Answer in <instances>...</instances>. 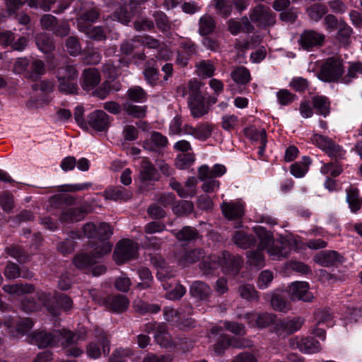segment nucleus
<instances>
[{"instance_id": "9b49d317", "label": "nucleus", "mask_w": 362, "mask_h": 362, "mask_svg": "<svg viewBox=\"0 0 362 362\" xmlns=\"http://www.w3.org/2000/svg\"><path fill=\"white\" fill-rule=\"evenodd\" d=\"M27 340L28 342L37 345L39 348L53 346L57 344L55 330L53 332L37 330L28 335Z\"/></svg>"}, {"instance_id": "5701e85b", "label": "nucleus", "mask_w": 362, "mask_h": 362, "mask_svg": "<svg viewBox=\"0 0 362 362\" xmlns=\"http://www.w3.org/2000/svg\"><path fill=\"white\" fill-rule=\"evenodd\" d=\"M205 256V252L201 248H194L185 250L179 257V264L187 267L194 264Z\"/></svg>"}, {"instance_id": "de8ad7c7", "label": "nucleus", "mask_w": 362, "mask_h": 362, "mask_svg": "<svg viewBox=\"0 0 362 362\" xmlns=\"http://www.w3.org/2000/svg\"><path fill=\"white\" fill-rule=\"evenodd\" d=\"M329 157L335 160L345 158L346 151L333 140L324 151Z\"/></svg>"}, {"instance_id": "5fc2aeb1", "label": "nucleus", "mask_w": 362, "mask_h": 362, "mask_svg": "<svg viewBox=\"0 0 362 362\" xmlns=\"http://www.w3.org/2000/svg\"><path fill=\"white\" fill-rule=\"evenodd\" d=\"M128 98L136 103H143L146 100L147 95L140 86H134L127 90Z\"/></svg>"}, {"instance_id": "a211bd4d", "label": "nucleus", "mask_w": 362, "mask_h": 362, "mask_svg": "<svg viewBox=\"0 0 362 362\" xmlns=\"http://www.w3.org/2000/svg\"><path fill=\"white\" fill-rule=\"evenodd\" d=\"M314 261L322 267H331L343 261V257L334 250L322 251L314 257Z\"/></svg>"}, {"instance_id": "7c9ffc66", "label": "nucleus", "mask_w": 362, "mask_h": 362, "mask_svg": "<svg viewBox=\"0 0 362 362\" xmlns=\"http://www.w3.org/2000/svg\"><path fill=\"white\" fill-rule=\"evenodd\" d=\"M313 107L320 115L327 117L329 114L330 103L324 95H315L312 98Z\"/></svg>"}, {"instance_id": "0eeeda50", "label": "nucleus", "mask_w": 362, "mask_h": 362, "mask_svg": "<svg viewBox=\"0 0 362 362\" xmlns=\"http://www.w3.org/2000/svg\"><path fill=\"white\" fill-rule=\"evenodd\" d=\"M55 336L57 337V343L61 342L66 355L77 357L82 354L81 349L76 346H72L77 343L79 339L76 334L69 330L59 329L55 330Z\"/></svg>"}, {"instance_id": "49530a36", "label": "nucleus", "mask_w": 362, "mask_h": 362, "mask_svg": "<svg viewBox=\"0 0 362 362\" xmlns=\"http://www.w3.org/2000/svg\"><path fill=\"white\" fill-rule=\"evenodd\" d=\"M310 163V158L304 156L302 163H295L291 165V173L296 177H302L308 172Z\"/></svg>"}, {"instance_id": "338daca9", "label": "nucleus", "mask_w": 362, "mask_h": 362, "mask_svg": "<svg viewBox=\"0 0 362 362\" xmlns=\"http://www.w3.org/2000/svg\"><path fill=\"white\" fill-rule=\"evenodd\" d=\"M332 141V139L331 138L319 134H314L311 137L312 143L323 152L330 144Z\"/></svg>"}, {"instance_id": "ea45409f", "label": "nucleus", "mask_w": 362, "mask_h": 362, "mask_svg": "<svg viewBox=\"0 0 362 362\" xmlns=\"http://www.w3.org/2000/svg\"><path fill=\"white\" fill-rule=\"evenodd\" d=\"M245 135L251 139L259 141L262 151L265 148L267 144V133L264 129L258 130L253 127L245 129Z\"/></svg>"}, {"instance_id": "e2e57ef3", "label": "nucleus", "mask_w": 362, "mask_h": 362, "mask_svg": "<svg viewBox=\"0 0 362 362\" xmlns=\"http://www.w3.org/2000/svg\"><path fill=\"white\" fill-rule=\"evenodd\" d=\"M33 325L34 322L30 318H25L21 320L16 323L17 334L16 336L18 337V335H27L33 328Z\"/></svg>"}, {"instance_id": "39448f33", "label": "nucleus", "mask_w": 362, "mask_h": 362, "mask_svg": "<svg viewBox=\"0 0 362 362\" xmlns=\"http://www.w3.org/2000/svg\"><path fill=\"white\" fill-rule=\"evenodd\" d=\"M138 249V244L133 240H122L118 243L115 249L114 259L117 264H122L128 260L136 258Z\"/></svg>"}, {"instance_id": "a878e982", "label": "nucleus", "mask_w": 362, "mask_h": 362, "mask_svg": "<svg viewBox=\"0 0 362 362\" xmlns=\"http://www.w3.org/2000/svg\"><path fill=\"white\" fill-rule=\"evenodd\" d=\"M104 196L106 199L127 201L132 197V194L123 187L117 186L107 188L104 192Z\"/></svg>"}, {"instance_id": "423d86ee", "label": "nucleus", "mask_w": 362, "mask_h": 362, "mask_svg": "<svg viewBox=\"0 0 362 362\" xmlns=\"http://www.w3.org/2000/svg\"><path fill=\"white\" fill-rule=\"evenodd\" d=\"M325 42V35L323 33L311 29L303 30L298 40L299 47L307 52L321 47Z\"/></svg>"}, {"instance_id": "4468645a", "label": "nucleus", "mask_w": 362, "mask_h": 362, "mask_svg": "<svg viewBox=\"0 0 362 362\" xmlns=\"http://www.w3.org/2000/svg\"><path fill=\"white\" fill-rule=\"evenodd\" d=\"M110 122V117L103 110H95L88 117L89 126L98 132L107 131Z\"/></svg>"}, {"instance_id": "f3484780", "label": "nucleus", "mask_w": 362, "mask_h": 362, "mask_svg": "<svg viewBox=\"0 0 362 362\" xmlns=\"http://www.w3.org/2000/svg\"><path fill=\"white\" fill-rule=\"evenodd\" d=\"M102 346L103 352L105 355H107L110 352V342L107 337H102L97 341L90 342L86 348L87 355L91 358H98L101 356Z\"/></svg>"}, {"instance_id": "aec40b11", "label": "nucleus", "mask_w": 362, "mask_h": 362, "mask_svg": "<svg viewBox=\"0 0 362 362\" xmlns=\"http://www.w3.org/2000/svg\"><path fill=\"white\" fill-rule=\"evenodd\" d=\"M212 291L210 286L202 281H194L189 287V294L199 300H206L211 296Z\"/></svg>"}, {"instance_id": "c9c22d12", "label": "nucleus", "mask_w": 362, "mask_h": 362, "mask_svg": "<svg viewBox=\"0 0 362 362\" xmlns=\"http://www.w3.org/2000/svg\"><path fill=\"white\" fill-rule=\"evenodd\" d=\"M78 77V72L76 67L69 64H66L60 66L57 71V80L70 79L77 80Z\"/></svg>"}, {"instance_id": "58836bf2", "label": "nucleus", "mask_w": 362, "mask_h": 362, "mask_svg": "<svg viewBox=\"0 0 362 362\" xmlns=\"http://www.w3.org/2000/svg\"><path fill=\"white\" fill-rule=\"evenodd\" d=\"M304 319L301 317L282 321L279 323V327L290 334L299 330L304 324Z\"/></svg>"}, {"instance_id": "052dcab7", "label": "nucleus", "mask_w": 362, "mask_h": 362, "mask_svg": "<svg viewBox=\"0 0 362 362\" xmlns=\"http://www.w3.org/2000/svg\"><path fill=\"white\" fill-rule=\"evenodd\" d=\"M124 110L129 115L136 118L144 117L146 113V106H139L129 103L124 104Z\"/></svg>"}, {"instance_id": "0e129e2a", "label": "nucleus", "mask_w": 362, "mask_h": 362, "mask_svg": "<svg viewBox=\"0 0 362 362\" xmlns=\"http://www.w3.org/2000/svg\"><path fill=\"white\" fill-rule=\"evenodd\" d=\"M157 27L162 31H168L170 29V23L163 12L158 11L153 14Z\"/></svg>"}, {"instance_id": "79ce46f5", "label": "nucleus", "mask_w": 362, "mask_h": 362, "mask_svg": "<svg viewBox=\"0 0 362 362\" xmlns=\"http://www.w3.org/2000/svg\"><path fill=\"white\" fill-rule=\"evenodd\" d=\"M353 34V29L345 22L340 21L337 31V39L344 46L350 44V38Z\"/></svg>"}, {"instance_id": "8fccbe9b", "label": "nucleus", "mask_w": 362, "mask_h": 362, "mask_svg": "<svg viewBox=\"0 0 362 362\" xmlns=\"http://www.w3.org/2000/svg\"><path fill=\"white\" fill-rule=\"evenodd\" d=\"M59 85H58V90L66 95L69 94H74L77 93L78 90V85H77V80H70V79H64L62 80H57Z\"/></svg>"}, {"instance_id": "bf43d9fd", "label": "nucleus", "mask_w": 362, "mask_h": 362, "mask_svg": "<svg viewBox=\"0 0 362 362\" xmlns=\"http://www.w3.org/2000/svg\"><path fill=\"white\" fill-rule=\"evenodd\" d=\"M320 172L324 175H330L332 177L339 175L342 172V167L337 162L324 163L320 168Z\"/></svg>"}, {"instance_id": "cd10ccee", "label": "nucleus", "mask_w": 362, "mask_h": 362, "mask_svg": "<svg viewBox=\"0 0 362 362\" xmlns=\"http://www.w3.org/2000/svg\"><path fill=\"white\" fill-rule=\"evenodd\" d=\"M198 33L202 36H206L214 33L216 28L214 18L209 14L202 16L198 23Z\"/></svg>"}, {"instance_id": "f03ea898", "label": "nucleus", "mask_w": 362, "mask_h": 362, "mask_svg": "<svg viewBox=\"0 0 362 362\" xmlns=\"http://www.w3.org/2000/svg\"><path fill=\"white\" fill-rule=\"evenodd\" d=\"M253 229L259 240V247L267 249L272 259L281 260L288 257L290 248L286 246L284 239L274 240L272 233L259 226Z\"/></svg>"}, {"instance_id": "864d4df0", "label": "nucleus", "mask_w": 362, "mask_h": 362, "mask_svg": "<svg viewBox=\"0 0 362 362\" xmlns=\"http://www.w3.org/2000/svg\"><path fill=\"white\" fill-rule=\"evenodd\" d=\"M327 12L326 6L320 4H315L307 9L308 16L315 22L320 21Z\"/></svg>"}, {"instance_id": "3c124183", "label": "nucleus", "mask_w": 362, "mask_h": 362, "mask_svg": "<svg viewBox=\"0 0 362 362\" xmlns=\"http://www.w3.org/2000/svg\"><path fill=\"white\" fill-rule=\"evenodd\" d=\"M198 74L203 77H211L215 71L214 64L209 60H202L196 64Z\"/></svg>"}, {"instance_id": "a18cd8bd", "label": "nucleus", "mask_w": 362, "mask_h": 362, "mask_svg": "<svg viewBox=\"0 0 362 362\" xmlns=\"http://www.w3.org/2000/svg\"><path fill=\"white\" fill-rule=\"evenodd\" d=\"M3 289L5 292L9 294L21 295L32 293L34 291V286L29 284H16L13 285H5L3 287Z\"/></svg>"}, {"instance_id": "4d7b16f0", "label": "nucleus", "mask_w": 362, "mask_h": 362, "mask_svg": "<svg viewBox=\"0 0 362 362\" xmlns=\"http://www.w3.org/2000/svg\"><path fill=\"white\" fill-rule=\"evenodd\" d=\"M271 305L275 310L279 312L286 313L291 309L289 302L279 295L273 296L271 300Z\"/></svg>"}, {"instance_id": "bb28decb", "label": "nucleus", "mask_w": 362, "mask_h": 362, "mask_svg": "<svg viewBox=\"0 0 362 362\" xmlns=\"http://www.w3.org/2000/svg\"><path fill=\"white\" fill-rule=\"evenodd\" d=\"M157 170L153 165L147 159L143 158L141 163L139 178L143 182L156 180Z\"/></svg>"}, {"instance_id": "20e7f679", "label": "nucleus", "mask_w": 362, "mask_h": 362, "mask_svg": "<svg viewBox=\"0 0 362 362\" xmlns=\"http://www.w3.org/2000/svg\"><path fill=\"white\" fill-rule=\"evenodd\" d=\"M37 298L40 303L46 307L47 310L54 316L58 315L59 311L58 308L52 305L53 301L57 302L65 311L71 310L73 305V301L71 298L62 293H57L52 296L50 293L39 292L37 293Z\"/></svg>"}, {"instance_id": "13d9d810", "label": "nucleus", "mask_w": 362, "mask_h": 362, "mask_svg": "<svg viewBox=\"0 0 362 362\" xmlns=\"http://www.w3.org/2000/svg\"><path fill=\"white\" fill-rule=\"evenodd\" d=\"M194 209L192 202L189 201H180L175 206H173L174 214L179 216L190 214Z\"/></svg>"}, {"instance_id": "2f4dec72", "label": "nucleus", "mask_w": 362, "mask_h": 362, "mask_svg": "<svg viewBox=\"0 0 362 362\" xmlns=\"http://www.w3.org/2000/svg\"><path fill=\"white\" fill-rule=\"evenodd\" d=\"M179 241L189 242L195 240L199 237L198 231L190 226H185L180 230L176 231L172 230L170 231Z\"/></svg>"}, {"instance_id": "f704fd0d", "label": "nucleus", "mask_w": 362, "mask_h": 362, "mask_svg": "<svg viewBox=\"0 0 362 362\" xmlns=\"http://www.w3.org/2000/svg\"><path fill=\"white\" fill-rule=\"evenodd\" d=\"M188 105L191 115L194 118L202 117L209 112V108L204 103V98L188 101Z\"/></svg>"}, {"instance_id": "b1692460", "label": "nucleus", "mask_w": 362, "mask_h": 362, "mask_svg": "<svg viewBox=\"0 0 362 362\" xmlns=\"http://www.w3.org/2000/svg\"><path fill=\"white\" fill-rule=\"evenodd\" d=\"M100 81V75L97 69L90 68L83 71L82 87L84 90H89L93 89Z\"/></svg>"}, {"instance_id": "09e8293b", "label": "nucleus", "mask_w": 362, "mask_h": 362, "mask_svg": "<svg viewBox=\"0 0 362 362\" xmlns=\"http://www.w3.org/2000/svg\"><path fill=\"white\" fill-rule=\"evenodd\" d=\"M240 296L249 301H258L259 296L255 287L250 284L241 285L238 288Z\"/></svg>"}, {"instance_id": "dca6fc26", "label": "nucleus", "mask_w": 362, "mask_h": 362, "mask_svg": "<svg viewBox=\"0 0 362 362\" xmlns=\"http://www.w3.org/2000/svg\"><path fill=\"white\" fill-rule=\"evenodd\" d=\"M103 304L107 309L115 312L122 313L127 310L129 302L127 298L122 295L107 296L103 300Z\"/></svg>"}, {"instance_id": "f257e3e1", "label": "nucleus", "mask_w": 362, "mask_h": 362, "mask_svg": "<svg viewBox=\"0 0 362 362\" xmlns=\"http://www.w3.org/2000/svg\"><path fill=\"white\" fill-rule=\"evenodd\" d=\"M239 257H233L228 252L223 251L220 254L208 255L199 264V269L204 275L211 274L214 271L221 267L223 272L236 274L242 264Z\"/></svg>"}, {"instance_id": "69168bd1", "label": "nucleus", "mask_w": 362, "mask_h": 362, "mask_svg": "<svg viewBox=\"0 0 362 362\" xmlns=\"http://www.w3.org/2000/svg\"><path fill=\"white\" fill-rule=\"evenodd\" d=\"M278 103L281 105H290L296 98L287 89H281L276 93Z\"/></svg>"}, {"instance_id": "f8f14e48", "label": "nucleus", "mask_w": 362, "mask_h": 362, "mask_svg": "<svg viewBox=\"0 0 362 362\" xmlns=\"http://www.w3.org/2000/svg\"><path fill=\"white\" fill-rule=\"evenodd\" d=\"M290 345L305 354H315L321 349L319 341L312 337L292 338L290 339Z\"/></svg>"}, {"instance_id": "e433bc0d", "label": "nucleus", "mask_w": 362, "mask_h": 362, "mask_svg": "<svg viewBox=\"0 0 362 362\" xmlns=\"http://www.w3.org/2000/svg\"><path fill=\"white\" fill-rule=\"evenodd\" d=\"M35 42L38 48L43 52H49L54 49V44L51 36L45 33L37 34Z\"/></svg>"}, {"instance_id": "680f3d73", "label": "nucleus", "mask_w": 362, "mask_h": 362, "mask_svg": "<svg viewBox=\"0 0 362 362\" xmlns=\"http://www.w3.org/2000/svg\"><path fill=\"white\" fill-rule=\"evenodd\" d=\"M275 317L274 315L269 313H257L255 324L257 327L265 328L274 322Z\"/></svg>"}, {"instance_id": "603ef678", "label": "nucleus", "mask_w": 362, "mask_h": 362, "mask_svg": "<svg viewBox=\"0 0 362 362\" xmlns=\"http://www.w3.org/2000/svg\"><path fill=\"white\" fill-rule=\"evenodd\" d=\"M134 307L136 312L141 314L148 313H156L160 310V305L157 304H148L140 300L134 302Z\"/></svg>"}, {"instance_id": "c756f323", "label": "nucleus", "mask_w": 362, "mask_h": 362, "mask_svg": "<svg viewBox=\"0 0 362 362\" xmlns=\"http://www.w3.org/2000/svg\"><path fill=\"white\" fill-rule=\"evenodd\" d=\"M154 338L157 344L164 348H170L173 346L170 334L167 330L164 323L158 326V332H155Z\"/></svg>"}, {"instance_id": "c03bdc74", "label": "nucleus", "mask_w": 362, "mask_h": 362, "mask_svg": "<svg viewBox=\"0 0 362 362\" xmlns=\"http://www.w3.org/2000/svg\"><path fill=\"white\" fill-rule=\"evenodd\" d=\"M358 195V189L356 187H351L346 189V202L353 212H356L361 208V202Z\"/></svg>"}, {"instance_id": "774afa93", "label": "nucleus", "mask_w": 362, "mask_h": 362, "mask_svg": "<svg viewBox=\"0 0 362 362\" xmlns=\"http://www.w3.org/2000/svg\"><path fill=\"white\" fill-rule=\"evenodd\" d=\"M130 349H116L110 358V362H126L127 358L132 355Z\"/></svg>"}, {"instance_id": "a19ab883", "label": "nucleus", "mask_w": 362, "mask_h": 362, "mask_svg": "<svg viewBox=\"0 0 362 362\" xmlns=\"http://www.w3.org/2000/svg\"><path fill=\"white\" fill-rule=\"evenodd\" d=\"M263 250L259 247V245L257 250L247 252V263L257 267H264V255L262 252Z\"/></svg>"}, {"instance_id": "4c0bfd02", "label": "nucleus", "mask_w": 362, "mask_h": 362, "mask_svg": "<svg viewBox=\"0 0 362 362\" xmlns=\"http://www.w3.org/2000/svg\"><path fill=\"white\" fill-rule=\"evenodd\" d=\"M231 78L236 83L245 85L250 81L249 70L244 66H237L230 73Z\"/></svg>"}, {"instance_id": "1a4fd4ad", "label": "nucleus", "mask_w": 362, "mask_h": 362, "mask_svg": "<svg viewBox=\"0 0 362 362\" xmlns=\"http://www.w3.org/2000/svg\"><path fill=\"white\" fill-rule=\"evenodd\" d=\"M112 234V231L109 224L100 223L97 226L95 238L100 240V243L95 247V251L98 254V256H103L104 255L108 254L112 250V245L109 241L106 240Z\"/></svg>"}, {"instance_id": "9d476101", "label": "nucleus", "mask_w": 362, "mask_h": 362, "mask_svg": "<svg viewBox=\"0 0 362 362\" xmlns=\"http://www.w3.org/2000/svg\"><path fill=\"white\" fill-rule=\"evenodd\" d=\"M290 298L293 300L311 302L314 299L313 294L310 291L308 283L305 281H295L289 286Z\"/></svg>"}, {"instance_id": "ddd939ff", "label": "nucleus", "mask_w": 362, "mask_h": 362, "mask_svg": "<svg viewBox=\"0 0 362 362\" xmlns=\"http://www.w3.org/2000/svg\"><path fill=\"white\" fill-rule=\"evenodd\" d=\"M92 211L89 204H84L81 207L68 208L61 214L60 221L65 223H72L81 221L86 214Z\"/></svg>"}, {"instance_id": "c85d7f7f", "label": "nucleus", "mask_w": 362, "mask_h": 362, "mask_svg": "<svg viewBox=\"0 0 362 362\" xmlns=\"http://www.w3.org/2000/svg\"><path fill=\"white\" fill-rule=\"evenodd\" d=\"M168 144V139L159 132H153L151 138L144 142L143 146L145 149L154 151L155 147H165Z\"/></svg>"}, {"instance_id": "72a5a7b5", "label": "nucleus", "mask_w": 362, "mask_h": 362, "mask_svg": "<svg viewBox=\"0 0 362 362\" xmlns=\"http://www.w3.org/2000/svg\"><path fill=\"white\" fill-rule=\"evenodd\" d=\"M233 243L240 248L247 249L255 243V238L243 231H236L233 237Z\"/></svg>"}, {"instance_id": "6e6d98bb", "label": "nucleus", "mask_w": 362, "mask_h": 362, "mask_svg": "<svg viewBox=\"0 0 362 362\" xmlns=\"http://www.w3.org/2000/svg\"><path fill=\"white\" fill-rule=\"evenodd\" d=\"M66 48L70 55L76 57L81 54V46L79 39L75 36H70L66 40Z\"/></svg>"}, {"instance_id": "37998d69", "label": "nucleus", "mask_w": 362, "mask_h": 362, "mask_svg": "<svg viewBox=\"0 0 362 362\" xmlns=\"http://www.w3.org/2000/svg\"><path fill=\"white\" fill-rule=\"evenodd\" d=\"M5 252L8 255L17 259L20 263L26 262L29 259L28 255L19 245H11L9 246H7L5 248Z\"/></svg>"}, {"instance_id": "473e14b6", "label": "nucleus", "mask_w": 362, "mask_h": 362, "mask_svg": "<svg viewBox=\"0 0 362 362\" xmlns=\"http://www.w3.org/2000/svg\"><path fill=\"white\" fill-rule=\"evenodd\" d=\"M100 16L99 11L93 8L83 12L77 19L79 30H84L86 27L83 25L86 23H94Z\"/></svg>"}, {"instance_id": "7ed1b4c3", "label": "nucleus", "mask_w": 362, "mask_h": 362, "mask_svg": "<svg viewBox=\"0 0 362 362\" xmlns=\"http://www.w3.org/2000/svg\"><path fill=\"white\" fill-rule=\"evenodd\" d=\"M344 71L342 60L330 57L323 63L317 76L325 82H335L342 76Z\"/></svg>"}, {"instance_id": "2eb2a0df", "label": "nucleus", "mask_w": 362, "mask_h": 362, "mask_svg": "<svg viewBox=\"0 0 362 362\" xmlns=\"http://www.w3.org/2000/svg\"><path fill=\"white\" fill-rule=\"evenodd\" d=\"M212 129V126L208 123H202L197 127L185 124L183 126V134L191 135L194 139L201 141H205L211 136Z\"/></svg>"}, {"instance_id": "6e6552de", "label": "nucleus", "mask_w": 362, "mask_h": 362, "mask_svg": "<svg viewBox=\"0 0 362 362\" xmlns=\"http://www.w3.org/2000/svg\"><path fill=\"white\" fill-rule=\"evenodd\" d=\"M250 18L257 26L265 28L275 23V15L270 8L262 4L256 6L251 11Z\"/></svg>"}, {"instance_id": "412c9836", "label": "nucleus", "mask_w": 362, "mask_h": 362, "mask_svg": "<svg viewBox=\"0 0 362 362\" xmlns=\"http://www.w3.org/2000/svg\"><path fill=\"white\" fill-rule=\"evenodd\" d=\"M101 257L98 256L95 249L90 255L86 253L76 255L73 259V263L78 269L87 271L96 263V258Z\"/></svg>"}, {"instance_id": "4be33fe9", "label": "nucleus", "mask_w": 362, "mask_h": 362, "mask_svg": "<svg viewBox=\"0 0 362 362\" xmlns=\"http://www.w3.org/2000/svg\"><path fill=\"white\" fill-rule=\"evenodd\" d=\"M201 82L197 79L190 80L187 86L179 87L177 89L178 93L182 97L188 95V101L194 100L204 98L200 92Z\"/></svg>"}, {"instance_id": "6ab92c4d", "label": "nucleus", "mask_w": 362, "mask_h": 362, "mask_svg": "<svg viewBox=\"0 0 362 362\" xmlns=\"http://www.w3.org/2000/svg\"><path fill=\"white\" fill-rule=\"evenodd\" d=\"M221 209L225 217L228 220H239L244 215V206L239 202H223Z\"/></svg>"}, {"instance_id": "393cba45", "label": "nucleus", "mask_w": 362, "mask_h": 362, "mask_svg": "<svg viewBox=\"0 0 362 362\" xmlns=\"http://www.w3.org/2000/svg\"><path fill=\"white\" fill-rule=\"evenodd\" d=\"M226 173V168L221 164H216L212 168L206 165H203L198 169V177L199 180H204L206 177H221Z\"/></svg>"}]
</instances>
